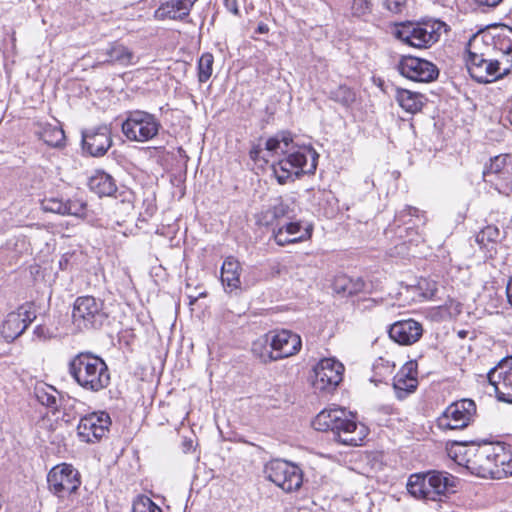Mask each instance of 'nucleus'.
<instances>
[{"label": "nucleus", "instance_id": "c03bdc74", "mask_svg": "<svg viewBox=\"0 0 512 512\" xmlns=\"http://www.w3.org/2000/svg\"><path fill=\"white\" fill-rule=\"evenodd\" d=\"M65 215H72L76 217H86L87 204L86 202L74 199L65 202Z\"/></svg>", "mask_w": 512, "mask_h": 512}, {"label": "nucleus", "instance_id": "a211bd4d", "mask_svg": "<svg viewBox=\"0 0 512 512\" xmlns=\"http://www.w3.org/2000/svg\"><path fill=\"white\" fill-rule=\"evenodd\" d=\"M398 69L401 75L416 82H431L439 74L432 62L413 56H402Z\"/></svg>", "mask_w": 512, "mask_h": 512}, {"label": "nucleus", "instance_id": "473e14b6", "mask_svg": "<svg viewBox=\"0 0 512 512\" xmlns=\"http://www.w3.org/2000/svg\"><path fill=\"white\" fill-rule=\"evenodd\" d=\"M396 101L398 104L409 113H416L421 110L423 106L422 95L420 93L412 92L407 89H397Z\"/></svg>", "mask_w": 512, "mask_h": 512}, {"label": "nucleus", "instance_id": "39448f33", "mask_svg": "<svg viewBox=\"0 0 512 512\" xmlns=\"http://www.w3.org/2000/svg\"><path fill=\"white\" fill-rule=\"evenodd\" d=\"M455 480L448 472L428 471L413 474L408 479L407 490L415 498L436 501L454 487Z\"/></svg>", "mask_w": 512, "mask_h": 512}, {"label": "nucleus", "instance_id": "c85d7f7f", "mask_svg": "<svg viewBox=\"0 0 512 512\" xmlns=\"http://www.w3.org/2000/svg\"><path fill=\"white\" fill-rule=\"evenodd\" d=\"M240 271L241 266L236 258L229 256L223 261L221 267V281L226 289L233 291L240 288Z\"/></svg>", "mask_w": 512, "mask_h": 512}, {"label": "nucleus", "instance_id": "bb28decb", "mask_svg": "<svg viewBox=\"0 0 512 512\" xmlns=\"http://www.w3.org/2000/svg\"><path fill=\"white\" fill-rule=\"evenodd\" d=\"M476 441H450L446 444V451L450 458H452L459 465H464L467 468L468 460L473 458L474 449L477 447Z\"/></svg>", "mask_w": 512, "mask_h": 512}, {"label": "nucleus", "instance_id": "58836bf2", "mask_svg": "<svg viewBox=\"0 0 512 512\" xmlns=\"http://www.w3.org/2000/svg\"><path fill=\"white\" fill-rule=\"evenodd\" d=\"M214 57L211 53H204L198 60V80L205 83L209 80L213 72Z\"/></svg>", "mask_w": 512, "mask_h": 512}, {"label": "nucleus", "instance_id": "1a4fd4ad", "mask_svg": "<svg viewBox=\"0 0 512 512\" xmlns=\"http://www.w3.org/2000/svg\"><path fill=\"white\" fill-rule=\"evenodd\" d=\"M265 477L285 492L297 491L303 483L299 466L281 459L269 461L264 467Z\"/></svg>", "mask_w": 512, "mask_h": 512}, {"label": "nucleus", "instance_id": "72a5a7b5", "mask_svg": "<svg viewBox=\"0 0 512 512\" xmlns=\"http://www.w3.org/2000/svg\"><path fill=\"white\" fill-rule=\"evenodd\" d=\"M329 98L345 108H350L356 101V93L352 88L342 84L330 91Z\"/></svg>", "mask_w": 512, "mask_h": 512}, {"label": "nucleus", "instance_id": "6ab92c4d", "mask_svg": "<svg viewBox=\"0 0 512 512\" xmlns=\"http://www.w3.org/2000/svg\"><path fill=\"white\" fill-rule=\"evenodd\" d=\"M112 145L111 132L107 125L82 132V146L91 156H103Z\"/></svg>", "mask_w": 512, "mask_h": 512}, {"label": "nucleus", "instance_id": "6e6552de", "mask_svg": "<svg viewBox=\"0 0 512 512\" xmlns=\"http://www.w3.org/2000/svg\"><path fill=\"white\" fill-rule=\"evenodd\" d=\"M161 128L160 120L154 114L143 110L128 112L121 126L128 140L140 143L154 139Z\"/></svg>", "mask_w": 512, "mask_h": 512}, {"label": "nucleus", "instance_id": "f704fd0d", "mask_svg": "<svg viewBox=\"0 0 512 512\" xmlns=\"http://www.w3.org/2000/svg\"><path fill=\"white\" fill-rule=\"evenodd\" d=\"M252 352L264 363L276 361L274 351L270 347L269 335H265L254 341L252 344Z\"/></svg>", "mask_w": 512, "mask_h": 512}, {"label": "nucleus", "instance_id": "4468645a", "mask_svg": "<svg viewBox=\"0 0 512 512\" xmlns=\"http://www.w3.org/2000/svg\"><path fill=\"white\" fill-rule=\"evenodd\" d=\"M344 366L332 358H324L314 368L313 387L319 391L331 392L342 381Z\"/></svg>", "mask_w": 512, "mask_h": 512}, {"label": "nucleus", "instance_id": "5701e85b", "mask_svg": "<svg viewBox=\"0 0 512 512\" xmlns=\"http://www.w3.org/2000/svg\"><path fill=\"white\" fill-rule=\"evenodd\" d=\"M198 0H168L161 3L154 12V18L159 21L173 20L189 22L190 12Z\"/></svg>", "mask_w": 512, "mask_h": 512}, {"label": "nucleus", "instance_id": "3c124183", "mask_svg": "<svg viewBox=\"0 0 512 512\" xmlns=\"http://www.w3.org/2000/svg\"><path fill=\"white\" fill-rule=\"evenodd\" d=\"M374 370H375V374L377 375L378 374V370L383 367L387 370L388 373H392V368L389 366V364L387 363V365L385 366L384 365V360L382 358H379L376 363L374 364Z\"/></svg>", "mask_w": 512, "mask_h": 512}, {"label": "nucleus", "instance_id": "ddd939ff", "mask_svg": "<svg viewBox=\"0 0 512 512\" xmlns=\"http://www.w3.org/2000/svg\"><path fill=\"white\" fill-rule=\"evenodd\" d=\"M48 488L57 497H65L80 486L79 473L72 465L62 463L54 466L47 475Z\"/></svg>", "mask_w": 512, "mask_h": 512}, {"label": "nucleus", "instance_id": "a19ab883", "mask_svg": "<svg viewBox=\"0 0 512 512\" xmlns=\"http://www.w3.org/2000/svg\"><path fill=\"white\" fill-rule=\"evenodd\" d=\"M350 11L354 17H365L373 11L372 0H350Z\"/></svg>", "mask_w": 512, "mask_h": 512}, {"label": "nucleus", "instance_id": "a18cd8bd", "mask_svg": "<svg viewBox=\"0 0 512 512\" xmlns=\"http://www.w3.org/2000/svg\"><path fill=\"white\" fill-rule=\"evenodd\" d=\"M41 208L45 212L65 215V202L58 198H46L41 203Z\"/></svg>", "mask_w": 512, "mask_h": 512}, {"label": "nucleus", "instance_id": "c756f323", "mask_svg": "<svg viewBox=\"0 0 512 512\" xmlns=\"http://www.w3.org/2000/svg\"><path fill=\"white\" fill-rule=\"evenodd\" d=\"M88 186L99 197L112 196L117 190L113 177L104 171H96L89 178Z\"/></svg>", "mask_w": 512, "mask_h": 512}, {"label": "nucleus", "instance_id": "2eb2a0df", "mask_svg": "<svg viewBox=\"0 0 512 512\" xmlns=\"http://www.w3.org/2000/svg\"><path fill=\"white\" fill-rule=\"evenodd\" d=\"M36 319V311L32 303L21 305L16 311L10 312L1 328L3 338L12 342L24 333L27 327Z\"/></svg>", "mask_w": 512, "mask_h": 512}, {"label": "nucleus", "instance_id": "9b49d317", "mask_svg": "<svg viewBox=\"0 0 512 512\" xmlns=\"http://www.w3.org/2000/svg\"><path fill=\"white\" fill-rule=\"evenodd\" d=\"M483 178L499 193L512 195V155L504 154L492 158L483 171Z\"/></svg>", "mask_w": 512, "mask_h": 512}, {"label": "nucleus", "instance_id": "0eeeda50", "mask_svg": "<svg viewBox=\"0 0 512 512\" xmlns=\"http://www.w3.org/2000/svg\"><path fill=\"white\" fill-rule=\"evenodd\" d=\"M466 65L483 62L485 58L492 57L493 52L499 51L502 57L512 54V39L509 36L489 37L486 35H473L466 47Z\"/></svg>", "mask_w": 512, "mask_h": 512}, {"label": "nucleus", "instance_id": "aec40b11", "mask_svg": "<svg viewBox=\"0 0 512 512\" xmlns=\"http://www.w3.org/2000/svg\"><path fill=\"white\" fill-rule=\"evenodd\" d=\"M269 338L276 361L297 354L302 347L301 337L289 330L274 332Z\"/></svg>", "mask_w": 512, "mask_h": 512}, {"label": "nucleus", "instance_id": "6e6d98bb", "mask_svg": "<svg viewBox=\"0 0 512 512\" xmlns=\"http://www.w3.org/2000/svg\"><path fill=\"white\" fill-rule=\"evenodd\" d=\"M465 335H466V332H465V331H460V332H459V336H460L461 338L465 337Z\"/></svg>", "mask_w": 512, "mask_h": 512}, {"label": "nucleus", "instance_id": "4c0bfd02", "mask_svg": "<svg viewBox=\"0 0 512 512\" xmlns=\"http://www.w3.org/2000/svg\"><path fill=\"white\" fill-rule=\"evenodd\" d=\"M393 387L398 392L410 393L416 389L417 380L410 371L408 373L401 371L394 377Z\"/></svg>", "mask_w": 512, "mask_h": 512}, {"label": "nucleus", "instance_id": "7ed1b4c3", "mask_svg": "<svg viewBox=\"0 0 512 512\" xmlns=\"http://www.w3.org/2000/svg\"><path fill=\"white\" fill-rule=\"evenodd\" d=\"M285 157L273 164V172L279 184H285L293 176L313 174L317 168L318 154L309 146H290L284 151Z\"/></svg>", "mask_w": 512, "mask_h": 512}, {"label": "nucleus", "instance_id": "412c9836", "mask_svg": "<svg viewBox=\"0 0 512 512\" xmlns=\"http://www.w3.org/2000/svg\"><path fill=\"white\" fill-rule=\"evenodd\" d=\"M492 445L488 442H483L477 445L474 449L473 458L468 460L467 469L473 474L482 478L495 479V463L492 457Z\"/></svg>", "mask_w": 512, "mask_h": 512}, {"label": "nucleus", "instance_id": "f03ea898", "mask_svg": "<svg viewBox=\"0 0 512 512\" xmlns=\"http://www.w3.org/2000/svg\"><path fill=\"white\" fill-rule=\"evenodd\" d=\"M69 375L84 390L97 393L110 384L106 362L91 352H80L68 364Z\"/></svg>", "mask_w": 512, "mask_h": 512}, {"label": "nucleus", "instance_id": "c9c22d12", "mask_svg": "<svg viewBox=\"0 0 512 512\" xmlns=\"http://www.w3.org/2000/svg\"><path fill=\"white\" fill-rule=\"evenodd\" d=\"M311 235H312V226H310V225L304 228L303 233L298 238L289 236L283 226L279 227L278 229L273 230L274 240L279 246H285L287 244L304 241V240L310 238Z\"/></svg>", "mask_w": 512, "mask_h": 512}, {"label": "nucleus", "instance_id": "393cba45", "mask_svg": "<svg viewBox=\"0 0 512 512\" xmlns=\"http://www.w3.org/2000/svg\"><path fill=\"white\" fill-rule=\"evenodd\" d=\"M388 333L394 342L400 345H412L421 338L423 328L419 322L407 319L393 323Z\"/></svg>", "mask_w": 512, "mask_h": 512}, {"label": "nucleus", "instance_id": "2f4dec72", "mask_svg": "<svg viewBox=\"0 0 512 512\" xmlns=\"http://www.w3.org/2000/svg\"><path fill=\"white\" fill-rule=\"evenodd\" d=\"M364 281L361 278L353 279L346 275H339L334 279L333 290L343 296H351L364 289Z\"/></svg>", "mask_w": 512, "mask_h": 512}, {"label": "nucleus", "instance_id": "f8f14e48", "mask_svg": "<svg viewBox=\"0 0 512 512\" xmlns=\"http://www.w3.org/2000/svg\"><path fill=\"white\" fill-rule=\"evenodd\" d=\"M476 416V404L471 399H461L450 404L438 418L442 429H462L467 427Z\"/></svg>", "mask_w": 512, "mask_h": 512}, {"label": "nucleus", "instance_id": "b1692460", "mask_svg": "<svg viewBox=\"0 0 512 512\" xmlns=\"http://www.w3.org/2000/svg\"><path fill=\"white\" fill-rule=\"evenodd\" d=\"M98 64L119 65L127 67L136 64L134 53L119 42L110 43L105 49L97 52Z\"/></svg>", "mask_w": 512, "mask_h": 512}, {"label": "nucleus", "instance_id": "7c9ffc66", "mask_svg": "<svg viewBox=\"0 0 512 512\" xmlns=\"http://www.w3.org/2000/svg\"><path fill=\"white\" fill-rule=\"evenodd\" d=\"M36 399L53 413L58 411L61 402L60 392L50 385H38L34 389Z\"/></svg>", "mask_w": 512, "mask_h": 512}, {"label": "nucleus", "instance_id": "603ef678", "mask_svg": "<svg viewBox=\"0 0 512 512\" xmlns=\"http://www.w3.org/2000/svg\"><path fill=\"white\" fill-rule=\"evenodd\" d=\"M479 6L496 7L502 0H476Z\"/></svg>", "mask_w": 512, "mask_h": 512}, {"label": "nucleus", "instance_id": "423d86ee", "mask_svg": "<svg viewBox=\"0 0 512 512\" xmlns=\"http://www.w3.org/2000/svg\"><path fill=\"white\" fill-rule=\"evenodd\" d=\"M108 319L104 300L91 295L75 299L72 310L73 324L81 330L99 329Z\"/></svg>", "mask_w": 512, "mask_h": 512}, {"label": "nucleus", "instance_id": "79ce46f5", "mask_svg": "<svg viewBox=\"0 0 512 512\" xmlns=\"http://www.w3.org/2000/svg\"><path fill=\"white\" fill-rule=\"evenodd\" d=\"M292 143V139L289 136L283 135L281 138L272 137L269 138L265 143V149L268 152L278 153L279 151L284 154L285 149H288Z\"/></svg>", "mask_w": 512, "mask_h": 512}, {"label": "nucleus", "instance_id": "cd10ccee", "mask_svg": "<svg viewBox=\"0 0 512 512\" xmlns=\"http://www.w3.org/2000/svg\"><path fill=\"white\" fill-rule=\"evenodd\" d=\"M295 216V202L292 199H283L282 197L275 200L267 211L264 213L265 224L270 225L274 220L281 218L291 219Z\"/></svg>", "mask_w": 512, "mask_h": 512}, {"label": "nucleus", "instance_id": "20e7f679", "mask_svg": "<svg viewBox=\"0 0 512 512\" xmlns=\"http://www.w3.org/2000/svg\"><path fill=\"white\" fill-rule=\"evenodd\" d=\"M447 31V25L440 20L423 22H404L397 24L394 36L403 43L418 49L428 48L435 44Z\"/></svg>", "mask_w": 512, "mask_h": 512}, {"label": "nucleus", "instance_id": "8fccbe9b", "mask_svg": "<svg viewBox=\"0 0 512 512\" xmlns=\"http://www.w3.org/2000/svg\"><path fill=\"white\" fill-rule=\"evenodd\" d=\"M262 152V148L260 145H255L251 148L250 152H249V155H250V158L254 161H257L259 160L260 158H262L260 156Z\"/></svg>", "mask_w": 512, "mask_h": 512}, {"label": "nucleus", "instance_id": "13d9d810", "mask_svg": "<svg viewBox=\"0 0 512 512\" xmlns=\"http://www.w3.org/2000/svg\"><path fill=\"white\" fill-rule=\"evenodd\" d=\"M509 33L512 34V30H510Z\"/></svg>", "mask_w": 512, "mask_h": 512}, {"label": "nucleus", "instance_id": "5fc2aeb1", "mask_svg": "<svg viewBox=\"0 0 512 512\" xmlns=\"http://www.w3.org/2000/svg\"><path fill=\"white\" fill-rule=\"evenodd\" d=\"M506 118H507L508 122L512 125V104H511L510 109L508 110Z\"/></svg>", "mask_w": 512, "mask_h": 512}, {"label": "nucleus", "instance_id": "9d476101", "mask_svg": "<svg viewBox=\"0 0 512 512\" xmlns=\"http://www.w3.org/2000/svg\"><path fill=\"white\" fill-rule=\"evenodd\" d=\"M425 222L426 218L419 209L407 206L396 214L394 224L390 225L386 232L393 231L395 227V234L404 242L418 243L422 240V231L419 228Z\"/></svg>", "mask_w": 512, "mask_h": 512}, {"label": "nucleus", "instance_id": "4d7b16f0", "mask_svg": "<svg viewBox=\"0 0 512 512\" xmlns=\"http://www.w3.org/2000/svg\"><path fill=\"white\" fill-rule=\"evenodd\" d=\"M195 301H196V298L191 299L190 304H191V305H192V304H194V302H195Z\"/></svg>", "mask_w": 512, "mask_h": 512}, {"label": "nucleus", "instance_id": "a878e982", "mask_svg": "<svg viewBox=\"0 0 512 512\" xmlns=\"http://www.w3.org/2000/svg\"><path fill=\"white\" fill-rule=\"evenodd\" d=\"M492 457L495 463V479H502L512 475V452L510 446L502 443H491Z\"/></svg>", "mask_w": 512, "mask_h": 512}, {"label": "nucleus", "instance_id": "e433bc0d", "mask_svg": "<svg viewBox=\"0 0 512 512\" xmlns=\"http://www.w3.org/2000/svg\"><path fill=\"white\" fill-rule=\"evenodd\" d=\"M41 139L51 147H61L64 145L65 134L58 126L49 125L43 129L40 134Z\"/></svg>", "mask_w": 512, "mask_h": 512}, {"label": "nucleus", "instance_id": "dca6fc26", "mask_svg": "<svg viewBox=\"0 0 512 512\" xmlns=\"http://www.w3.org/2000/svg\"><path fill=\"white\" fill-rule=\"evenodd\" d=\"M111 418L105 411L93 412L80 419L77 433L81 441L94 443L106 435Z\"/></svg>", "mask_w": 512, "mask_h": 512}, {"label": "nucleus", "instance_id": "49530a36", "mask_svg": "<svg viewBox=\"0 0 512 512\" xmlns=\"http://www.w3.org/2000/svg\"><path fill=\"white\" fill-rule=\"evenodd\" d=\"M407 0H385L384 6L392 13L398 14L403 11Z\"/></svg>", "mask_w": 512, "mask_h": 512}, {"label": "nucleus", "instance_id": "864d4df0", "mask_svg": "<svg viewBox=\"0 0 512 512\" xmlns=\"http://www.w3.org/2000/svg\"><path fill=\"white\" fill-rule=\"evenodd\" d=\"M269 32V27L267 24L261 22L258 24L257 28H256V33L258 34H266Z\"/></svg>", "mask_w": 512, "mask_h": 512}, {"label": "nucleus", "instance_id": "f257e3e1", "mask_svg": "<svg viewBox=\"0 0 512 512\" xmlns=\"http://www.w3.org/2000/svg\"><path fill=\"white\" fill-rule=\"evenodd\" d=\"M314 429L331 432L333 440L347 446H360L368 434L367 427L358 423L351 413L340 407L324 409L314 418Z\"/></svg>", "mask_w": 512, "mask_h": 512}, {"label": "nucleus", "instance_id": "de8ad7c7", "mask_svg": "<svg viewBox=\"0 0 512 512\" xmlns=\"http://www.w3.org/2000/svg\"><path fill=\"white\" fill-rule=\"evenodd\" d=\"M287 234L291 237L298 238L304 231L300 222H290L283 226Z\"/></svg>", "mask_w": 512, "mask_h": 512}, {"label": "nucleus", "instance_id": "09e8293b", "mask_svg": "<svg viewBox=\"0 0 512 512\" xmlns=\"http://www.w3.org/2000/svg\"><path fill=\"white\" fill-rule=\"evenodd\" d=\"M223 3L225 8L233 15L238 16L240 14L237 0H223Z\"/></svg>", "mask_w": 512, "mask_h": 512}, {"label": "nucleus", "instance_id": "f3484780", "mask_svg": "<svg viewBox=\"0 0 512 512\" xmlns=\"http://www.w3.org/2000/svg\"><path fill=\"white\" fill-rule=\"evenodd\" d=\"M499 400L512 403V357L501 360L487 373Z\"/></svg>", "mask_w": 512, "mask_h": 512}, {"label": "nucleus", "instance_id": "37998d69", "mask_svg": "<svg viewBox=\"0 0 512 512\" xmlns=\"http://www.w3.org/2000/svg\"><path fill=\"white\" fill-rule=\"evenodd\" d=\"M133 512H162L161 508L145 495L138 496L133 502Z\"/></svg>", "mask_w": 512, "mask_h": 512}, {"label": "nucleus", "instance_id": "4be33fe9", "mask_svg": "<svg viewBox=\"0 0 512 512\" xmlns=\"http://www.w3.org/2000/svg\"><path fill=\"white\" fill-rule=\"evenodd\" d=\"M501 60L498 58L488 57L483 62H476L475 64L468 66L470 76L479 83L493 82L507 73H509V67L501 68Z\"/></svg>", "mask_w": 512, "mask_h": 512}, {"label": "nucleus", "instance_id": "ea45409f", "mask_svg": "<svg viewBox=\"0 0 512 512\" xmlns=\"http://www.w3.org/2000/svg\"><path fill=\"white\" fill-rule=\"evenodd\" d=\"M501 238V233L498 227L488 225L484 227L477 235L476 242L480 246H486L488 243H496Z\"/></svg>", "mask_w": 512, "mask_h": 512}]
</instances>
